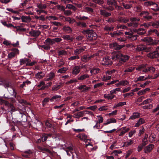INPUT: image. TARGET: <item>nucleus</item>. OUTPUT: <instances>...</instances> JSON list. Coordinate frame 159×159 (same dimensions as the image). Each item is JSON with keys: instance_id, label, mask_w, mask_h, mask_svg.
Here are the masks:
<instances>
[{"instance_id": "obj_46", "label": "nucleus", "mask_w": 159, "mask_h": 159, "mask_svg": "<svg viewBox=\"0 0 159 159\" xmlns=\"http://www.w3.org/2000/svg\"><path fill=\"white\" fill-rule=\"evenodd\" d=\"M155 135L154 134H151L149 137V141L152 142L155 140Z\"/></svg>"}, {"instance_id": "obj_63", "label": "nucleus", "mask_w": 159, "mask_h": 159, "mask_svg": "<svg viewBox=\"0 0 159 159\" xmlns=\"http://www.w3.org/2000/svg\"><path fill=\"white\" fill-rule=\"evenodd\" d=\"M93 1L95 3L99 4H101L103 3L104 1L103 0H93Z\"/></svg>"}, {"instance_id": "obj_61", "label": "nucleus", "mask_w": 159, "mask_h": 159, "mask_svg": "<svg viewBox=\"0 0 159 159\" xmlns=\"http://www.w3.org/2000/svg\"><path fill=\"white\" fill-rule=\"evenodd\" d=\"M72 14V12L70 10H64V14L67 16H69Z\"/></svg>"}, {"instance_id": "obj_54", "label": "nucleus", "mask_w": 159, "mask_h": 159, "mask_svg": "<svg viewBox=\"0 0 159 159\" xmlns=\"http://www.w3.org/2000/svg\"><path fill=\"white\" fill-rule=\"evenodd\" d=\"M120 89L118 88H116L115 89L112 90H111L110 91V94H112L113 93H116V91H118L120 92Z\"/></svg>"}, {"instance_id": "obj_7", "label": "nucleus", "mask_w": 159, "mask_h": 159, "mask_svg": "<svg viewBox=\"0 0 159 159\" xmlns=\"http://www.w3.org/2000/svg\"><path fill=\"white\" fill-rule=\"evenodd\" d=\"M121 56V53L119 52H113L111 54V58L113 60H119Z\"/></svg>"}, {"instance_id": "obj_41", "label": "nucleus", "mask_w": 159, "mask_h": 159, "mask_svg": "<svg viewBox=\"0 0 159 159\" xmlns=\"http://www.w3.org/2000/svg\"><path fill=\"white\" fill-rule=\"evenodd\" d=\"M59 56H65L67 54V52L63 50H59L57 51Z\"/></svg>"}, {"instance_id": "obj_29", "label": "nucleus", "mask_w": 159, "mask_h": 159, "mask_svg": "<svg viewBox=\"0 0 159 159\" xmlns=\"http://www.w3.org/2000/svg\"><path fill=\"white\" fill-rule=\"evenodd\" d=\"M22 21L23 22H27L30 21L31 20V18L30 16H23L21 17Z\"/></svg>"}, {"instance_id": "obj_24", "label": "nucleus", "mask_w": 159, "mask_h": 159, "mask_svg": "<svg viewBox=\"0 0 159 159\" xmlns=\"http://www.w3.org/2000/svg\"><path fill=\"white\" fill-rule=\"evenodd\" d=\"M89 77V76L87 74H84L79 75L78 77V80L80 81H82L86 78Z\"/></svg>"}, {"instance_id": "obj_22", "label": "nucleus", "mask_w": 159, "mask_h": 159, "mask_svg": "<svg viewBox=\"0 0 159 159\" xmlns=\"http://www.w3.org/2000/svg\"><path fill=\"white\" fill-rule=\"evenodd\" d=\"M61 97V96L56 95L53 96L52 98L50 99V101L51 102L58 101L60 100Z\"/></svg>"}, {"instance_id": "obj_36", "label": "nucleus", "mask_w": 159, "mask_h": 159, "mask_svg": "<svg viewBox=\"0 0 159 159\" xmlns=\"http://www.w3.org/2000/svg\"><path fill=\"white\" fill-rule=\"evenodd\" d=\"M121 34V32L119 31H117L116 32H114L113 33H111L110 34L111 37H116L117 36H119Z\"/></svg>"}, {"instance_id": "obj_59", "label": "nucleus", "mask_w": 159, "mask_h": 159, "mask_svg": "<svg viewBox=\"0 0 159 159\" xmlns=\"http://www.w3.org/2000/svg\"><path fill=\"white\" fill-rule=\"evenodd\" d=\"M76 55L73 56H72L68 58V59L70 60H73L76 59H79L80 58V57Z\"/></svg>"}, {"instance_id": "obj_49", "label": "nucleus", "mask_w": 159, "mask_h": 159, "mask_svg": "<svg viewBox=\"0 0 159 159\" xmlns=\"http://www.w3.org/2000/svg\"><path fill=\"white\" fill-rule=\"evenodd\" d=\"M122 153V151L120 150H118L113 151L112 152H111V154H114L115 156H117L119 154H120Z\"/></svg>"}, {"instance_id": "obj_56", "label": "nucleus", "mask_w": 159, "mask_h": 159, "mask_svg": "<svg viewBox=\"0 0 159 159\" xmlns=\"http://www.w3.org/2000/svg\"><path fill=\"white\" fill-rule=\"evenodd\" d=\"M31 7H28L25 9L24 10L25 13L27 15H33V13L32 11H29L28 9L31 8Z\"/></svg>"}, {"instance_id": "obj_15", "label": "nucleus", "mask_w": 159, "mask_h": 159, "mask_svg": "<svg viewBox=\"0 0 159 159\" xmlns=\"http://www.w3.org/2000/svg\"><path fill=\"white\" fill-rule=\"evenodd\" d=\"M86 49L85 47H82L81 48H78L75 50L74 51V54H79L83 52Z\"/></svg>"}, {"instance_id": "obj_27", "label": "nucleus", "mask_w": 159, "mask_h": 159, "mask_svg": "<svg viewBox=\"0 0 159 159\" xmlns=\"http://www.w3.org/2000/svg\"><path fill=\"white\" fill-rule=\"evenodd\" d=\"M100 71V70L99 69L97 68H94L90 70V72L92 75H96L99 73Z\"/></svg>"}, {"instance_id": "obj_52", "label": "nucleus", "mask_w": 159, "mask_h": 159, "mask_svg": "<svg viewBox=\"0 0 159 159\" xmlns=\"http://www.w3.org/2000/svg\"><path fill=\"white\" fill-rule=\"evenodd\" d=\"M146 67V65H143H143H141L140 66H139L138 67H137L136 68V69L137 70H143Z\"/></svg>"}, {"instance_id": "obj_12", "label": "nucleus", "mask_w": 159, "mask_h": 159, "mask_svg": "<svg viewBox=\"0 0 159 159\" xmlns=\"http://www.w3.org/2000/svg\"><path fill=\"white\" fill-rule=\"evenodd\" d=\"M80 67L78 66H75L72 69V73L73 75H77L80 71Z\"/></svg>"}, {"instance_id": "obj_34", "label": "nucleus", "mask_w": 159, "mask_h": 159, "mask_svg": "<svg viewBox=\"0 0 159 159\" xmlns=\"http://www.w3.org/2000/svg\"><path fill=\"white\" fill-rule=\"evenodd\" d=\"M62 38L65 40L72 41L73 40V38L68 35H64L62 36Z\"/></svg>"}, {"instance_id": "obj_43", "label": "nucleus", "mask_w": 159, "mask_h": 159, "mask_svg": "<svg viewBox=\"0 0 159 159\" xmlns=\"http://www.w3.org/2000/svg\"><path fill=\"white\" fill-rule=\"evenodd\" d=\"M45 42L46 43L49 45H52L54 43L53 39H51L48 38L45 40Z\"/></svg>"}, {"instance_id": "obj_5", "label": "nucleus", "mask_w": 159, "mask_h": 159, "mask_svg": "<svg viewBox=\"0 0 159 159\" xmlns=\"http://www.w3.org/2000/svg\"><path fill=\"white\" fill-rule=\"evenodd\" d=\"M124 46V45H118L116 43H113L110 44V47L111 48L116 50H119Z\"/></svg>"}, {"instance_id": "obj_23", "label": "nucleus", "mask_w": 159, "mask_h": 159, "mask_svg": "<svg viewBox=\"0 0 159 159\" xmlns=\"http://www.w3.org/2000/svg\"><path fill=\"white\" fill-rule=\"evenodd\" d=\"M140 114L138 112H134L130 116L129 119L134 120L136 119L139 118L140 116Z\"/></svg>"}, {"instance_id": "obj_31", "label": "nucleus", "mask_w": 159, "mask_h": 159, "mask_svg": "<svg viewBox=\"0 0 159 159\" xmlns=\"http://www.w3.org/2000/svg\"><path fill=\"white\" fill-rule=\"evenodd\" d=\"M145 48V46L143 44H140L138 45L137 48L135 49V50L137 51H140L144 50Z\"/></svg>"}, {"instance_id": "obj_3", "label": "nucleus", "mask_w": 159, "mask_h": 159, "mask_svg": "<svg viewBox=\"0 0 159 159\" xmlns=\"http://www.w3.org/2000/svg\"><path fill=\"white\" fill-rule=\"evenodd\" d=\"M115 70H108L106 72V75L103 77L102 78V80H110L111 78V75L115 71Z\"/></svg>"}, {"instance_id": "obj_11", "label": "nucleus", "mask_w": 159, "mask_h": 159, "mask_svg": "<svg viewBox=\"0 0 159 159\" xmlns=\"http://www.w3.org/2000/svg\"><path fill=\"white\" fill-rule=\"evenodd\" d=\"M29 34L32 36L37 37L40 34L41 32L39 30H32Z\"/></svg>"}, {"instance_id": "obj_2", "label": "nucleus", "mask_w": 159, "mask_h": 159, "mask_svg": "<svg viewBox=\"0 0 159 159\" xmlns=\"http://www.w3.org/2000/svg\"><path fill=\"white\" fill-rule=\"evenodd\" d=\"M30 60L28 59L24 58L23 59H21L20 60V63L21 65H25L26 66H33L35 63V62H30Z\"/></svg>"}, {"instance_id": "obj_55", "label": "nucleus", "mask_w": 159, "mask_h": 159, "mask_svg": "<svg viewBox=\"0 0 159 159\" xmlns=\"http://www.w3.org/2000/svg\"><path fill=\"white\" fill-rule=\"evenodd\" d=\"M145 4L146 5H147L148 6H151V5H154L155 7H157V6H158V5L157 4L155 3L152 2H147L145 3Z\"/></svg>"}, {"instance_id": "obj_13", "label": "nucleus", "mask_w": 159, "mask_h": 159, "mask_svg": "<svg viewBox=\"0 0 159 159\" xmlns=\"http://www.w3.org/2000/svg\"><path fill=\"white\" fill-rule=\"evenodd\" d=\"M154 147V146L153 144H150L145 147L144 148V152L146 153L149 152L152 150Z\"/></svg>"}, {"instance_id": "obj_18", "label": "nucleus", "mask_w": 159, "mask_h": 159, "mask_svg": "<svg viewBox=\"0 0 159 159\" xmlns=\"http://www.w3.org/2000/svg\"><path fill=\"white\" fill-rule=\"evenodd\" d=\"M77 137L82 141L87 140V136L84 133L80 134H78Z\"/></svg>"}, {"instance_id": "obj_38", "label": "nucleus", "mask_w": 159, "mask_h": 159, "mask_svg": "<svg viewBox=\"0 0 159 159\" xmlns=\"http://www.w3.org/2000/svg\"><path fill=\"white\" fill-rule=\"evenodd\" d=\"M115 96V95H110L109 94H105L104 95V98L108 100H111Z\"/></svg>"}, {"instance_id": "obj_42", "label": "nucleus", "mask_w": 159, "mask_h": 159, "mask_svg": "<svg viewBox=\"0 0 159 159\" xmlns=\"http://www.w3.org/2000/svg\"><path fill=\"white\" fill-rule=\"evenodd\" d=\"M68 68L66 67H62L58 70H57V72L60 73H64L68 70Z\"/></svg>"}, {"instance_id": "obj_32", "label": "nucleus", "mask_w": 159, "mask_h": 159, "mask_svg": "<svg viewBox=\"0 0 159 159\" xmlns=\"http://www.w3.org/2000/svg\"><path fill=\"white\" fill-rule=\"evenodd\" d=\"M92 57L89 56V55H84L81 58V60L83 62H86L88 61Z\"/></svg>"}, {"instance_id": "obj_48", "label": "nucleus", "mask_w": 159, "mask_h": 159, "mask_svg": "<svg viewBox=\"0 0 159 159\" xmlns=\"http://www.w3.org/2000/svg\"><path fill=\"white\" fill-rule=\"evenodd\" d=\"M64 30L68 33H70L71 32V29L69 26H65L63 27Z\"/></svg>"}, {"instance_id": "obj_50", "label": "nucleus", "mask_w": 159, "mask_h": 159, "mask_svg": "<svg viewBox=\"0 0 159 159\" xmlns=\"http://www.w3.org/2000/svg\"><path fill=\"white\" fill-rule=\"evenodd\" d=\"M114 27L113 26H106L105 27L104 29L106 31H112L113 30Z\"/></svg>"}, {"instance_id": "obj_4", "label": "nucleus", "mask_w": 159, "mask_h": 159, "mask_svg": "<svg viewBox=\"0 0 159 159\" xmlns=\"http://www.w3.org/2000/svg\"><path fill=\"white\" fill-rule=\"evenodd\" d=\"M112 63L109 57H108L104 58L102 62V65L107 66H110Z\"/></svg>"}, {"instance_id": "obj_33", "label": "nucleus", "mask_w": 159, "mask_h": 159, "mask_svg": "<svg viewBox=\"0 0 159 159\" xmlns=\"http://www.w3.org/2000/svg\"><path fill=\"white\" fill-rule=\"evenodd\" d=\"M126 102H120L116 104H115L113 107V108H115L120 107H121L124 105H126Z\"/></svg>"}, {"instance_id": "obj_16", "label": "nucleus", "mask_w": 159, "mask_h": 159, "mask_svg": "<svg viewBox=\"0 0 159 159\" xmlns=\"http://www.w3.org/2000/svg\"><path fill=\"white\" fill-rule=\"evenodd\" d=\"M116 122V119L112 118L107 119L106 122L103 123V125H106L111 123H115Z\"/></svg>"}, {"instance_id": "obj_30", "label": "nucleus", "mask_w": 159, "mask_h": 159, "mask_svg": "<svg viewBox=\"0 0 159 159\" xmlns=\"http://www.w3.org/2000/svg\"><path fill=\"white\" fill-rule=\"evenodd\" d=\"M150 78L149 76L148 77H145L144 76H139L137 78L136 81H142L145 80H146L149 79Z\"/></svg>"}, {"instance_id": "obj_25", "label": "nucleus", "mask_w": 159, "mask_h": 159, "mask_svg": "<svg viewBox=\"0 0 159 159\" xmlns=\"http://www.w3.org/2000/svg\"><path fill=\"white\" fill-rule=\"evenodd\" d=\"M145 122V120L142 118H140L135 124V127H139L140 125L144 123Z\"/></svg>"}, {"instance_id": "obj_19", "label": "nucleus", "mask_w": 159, "mask_h": 159, "mask_svg": "<svg viewBox=\"0 0 159 159\" xmlns=\"http://www.w3.org/2000/svg\"><path fill=\"white\" fill-rule=\"evenodd\" d=\"M129 128H126L125 127H124L120 129V130H121V131L120 132L119 136H121L123 135L126 132H127L129 130Z\"/></svg>"}, {"instance_id": "obj_39", "label": "nucleus", "mask_w": 159, "mask_h": 159, "mask_svg": "<svg viewBox=\"0 0 159 159\" xmlns=\"http://www.w3.org/2000/svg\"><path fill=\"white\" fill-rule=\"evenodd\" d=\"M8 90L11 95L14 96L16 97V93L14 89L13 88H12L11 87H10Z\"/></svg>"}, {"instance_id": "obj_57", "label": "nucleus", "mask_w": 159, "mask_h": 159, "mask_svg": "<svg viewBox=\"0 0 159 159\" xmlns=\"http://www.w3.org/2000/svg\"><path fill=\"white\" fill-rule=\"evenodd\" d=\"M98 120L99 121V124L102 123L103 121V119L101 115L97 116Z\"/></svg>"}, {"instance_id": "obj_20", "label": "nucleus", "mask_w": 159, "mask_h": 159, "mask_svg": "<svg viewBox=\"0 0 159 159\" xmlns=\"http://www.w3.org/2000/svg\"><path fill=\"white\" fill-rule=\"evenodd\" d=\"M129 58V56L126 55H123L121 53V56L120 57V60L124 62H125L128 60Z\"/></svg>"}, {"instance_id": "obj_37", "label": "nucleus", "mask_w": 159, "mask_h": 159, "mask_svg": "<svg viewBox=\"0 0 159 159\" xmlns=\"http://www.w3.org/2000/svg\"><path fill=\"white\" fill-rule=\"evenodd\" d=\"M100 13L101 15L104 16L106 17L109 16L111 15V13L106 12L103 10H100Z\"/></svg>"}, {"instance_id": "obj_28", "label": "nucleus", "mask_w": 159, "mask_h": 159, "mask_svg": "<svg viewBox=\"0 0 159 159\" xmlns=\"http://www.w3.org/2000/svg\"><path fill=\"white\" fill-rule=\"evenodd\" d=\"M83 116H84V112L81 111L75 113L74 115V117L76 118H79Z\"/></svg>"}, {"instance_id": "obj_26", "label": "nucleus", "mask_w": 159, "mask_h": 159, "mask_svg": "<svg viewBox=\"0 0 159 159\" xmlns=\"http://www.w3.org/2000/svg\"><path fill=\"white\" fill-rule=\"evenodd\" d=\"M78 88L80 90H82V91H87L89 90L90 88V87H87L85 85H82L78 87Z\"/></svg>"}, {"instance_id": "obj_35", "label": "nucleus", "mask_w": 159, "mask_h": 159, "mask_svg": "<svg viewBox=\"0 0 159 159\" xmlns=\"http://www.w3.org/2000/svg\"><path fill=\"white\" fill-rule=\"evenodd\" d=\"M131 21H132L131 22L128 23V25L129 27H133V21H139V19H137L135 18H131L130 19Z\"/></svg>"}, {"instance_id": "obj_14", "label": "nucleus", "mask_w": 159, "mask_h": 159, "mask_svg": "<svg viewBox=\"0 0 159 159\" xmlns=\"http://www.w3.org/2000/svg\"><path fill=\"white\" fill-rule=\"evenodd\" d=\"M73 151V150L71 145H70V146L67 147L66 150L67 155L70 156V154L72 155V158H73V154L72 153V152Z\"/></svg>"}, {"instance_id": "obj_17", "label": "nucleus", "mask_w": 159, "mask_h": 159, "mask_svg": "<svg viewBox=\"0 0 159 159\" xmlns=\"http://www.w3.org/2000/svg\"><path fill=\"white\" fill-rule=\"evenodd\" d=\"M141 40L148 44H152V39L150 37L144 38V39H142Z\"/></svg>"}, {"instance_id": "obj_45", "label": "nucleus", "mask_w": 159, "mask_h": 159, "mask_svg": "<svg viewBox=\"0 0 159 159\" xmlns=\"http://www.w3.org/2000/svg\"><path fill=\"white\" fill-rule=\"evenodd\" d=\"M65 20L69 22L71 24L75 22V21L74 19H71L70 17L65 18Z\"/></svg>"}, {"instance_id": "obj_9", "label": "nucleus", "mask_w": 159, "mask_h": 159, "mask_svg": "<svg viewBox=\"0 0 159 159\" xmlns=\"http://www.w3.org/2000/svg\"><path fill=\"white\" fill-rule=\"evenodd\" d=\"M147 56L151 58L159 57V52L157 51H154L147 54Z\"/></svg>"}, {"instance_id": "obj_58", "label": "nucleus", "mask_w": 159, "mask_h": 159, "mask_svg": "<svg viewBox=\"0 0 159 159\" xmlns=\"http://www.w3.org/2000/svg\"><path fill=\"white\" fill-rule=\"evenodd\" d=\"M61 87L60 85L56 84L54 85L52 88V90L53 91L57 90L59 88Z\"/></svg>"}, {"instance_id": "obj_6", "label": "nucleus", "mask_w": 159, "mask_h": 159, "mask_svg": "<svg viewBox=\"0 0 159 159\" xmlns=\"http://www.w3.org/2000/svg\"><path fill=\"white\" fill-rule=\"evenodd\" d=\"M130 30L132 34H133L134 32H135L140 35H142L144 34L146 32V31L144 29L142 28H139L138 30L134 29L133 30L132 29H130Z\"/></svg>"}, {"instance_id": "obj_40", "label": "nucleus", "mask_w": 159, "mask_h": 159, "mask_svg": "<svg viewBox=\"0 0 159 159\" xmlns=\"http://www.w3.org/2000/svg\"><path fill=\"white\" fill-rule=\"evenodd\" d=\"M17 99L19 103L24 104H28V103H27L23 99H21L20 97H18L17 98ZM28 104H29L28 103Z\"/></svg>"}, {"instance_id": "obj_21", "label": "nucleus", "mask_w": 159, "mask_h": 159, "mask_svg": "<svg viewBox=\"0 0 159 159\" xmlns=\"http://www.w3.org/2000/svg\"><path fill=\"white\" fill-rule=\"evenodd\" d=\"M45 75V74L42 72H38L35 75L36 79H40L43 77Z\"/></svg>"}, {"instance_id": "obj_47", "label": "nucleus", "mask_w": 159, "mask_h": 159, "mask_svg": "<svg viewBox=\"0 0 159 159\" xmlns=\"http://www.w3.org/2000/svg\"><path fill=\"white\" fill-rule=\"evenodd\" d=\"M135 67H130L124 70L125 72H131L134 70Z\"/></svg>"}, {"instance_id": "obj_60", "label": "nucleus", "mask_w": 159, "mask_h": 159, "mask_svg": "<svg viewBox=\"0 0 159 159\" xmlns=\"http://www.w3.org/2000/svg\"><path fill=\"white\" fill-rule=\"evenodd\" d=\"M128 82L125 80H122L120 81V84L121 85L125 86L127 85L128 84Z\"/></svg>"}, {"instance_id": "obj_62", "label": "nucleus", "mask_w": 159, "mask_h": 159, "mask_svg": "<svg viewBox=\"0 0 159 159\" xmlns=\"http://www.w3.org/2000/svg\"><path fill=\"white\" fill-rule=\"evenodd\" d=\"M133 143V141L129 140V141L125 142L124 144L127 146H129L131 145Z\"/></svg>"}, {"instance_id": "obj_8", "label": "nucleus", "mask_w": 159, "mask_h": 159, "mask_svg": "<svg viewBox=\"0 0 159 159\" xmlns=\"http://www.w3.org/2000/svg\"><path fill=\"white\" fill-rule=\"evenodd\" d=\"M18 54H19V50L17 49H14L8 55V58L11 59L14 57L15 55Z\"/></svg>"}, {"instance_id": "obj_44", "label": "nucleus", "mask_w": 159, "mask_h": 159, "mask_svg": "<svg viewBox=\"0 0 159 159\" xmlns=\"http://www.w3.org/2000/svg\"><path fill=\"white\" fill-rule=\"evenodd\" d=\"M36 6L40 9H45L47 8V5L45 4H42L37 3Z\"/></svg>"}, {"instance_id": "obj_1", "label": "nucleus", "mask_w": 159, "mask_h": 159, "mask_svg": "<svg viewBox=\"0 0 159 159\" xmlns=\"http://www.w3.org/2000/svg\"><path fill=\"white\" fill-rule=\"evenodd\" d=\"M82 32L84 34H87L86 37L89 40H95L97 38V34L93 30H84Z\"/></svg>"}, {"instance_id": "obj_53", "label": "nucleus", "mask_w": 159, "mask_h": 159, "mask_svg": "<svg viewBox=\"0 0 159 159\" xmlns=\"http://www.w3.org/2000/svg\"><path fill=\"white\" fill-rule=\"evenodd\" d=\"M47 18L49 20H56L58 19V18L55 16H51L48 17H47Z\"/></svg>"}, {"instance_id": "obj_10", "label": "nucleus", "mask_w": 159, "mask_h": 159, "mask_svg": "<svg viewBox=\"0 0 159 159\" xmlns=\"http://www.w3.org/2000/svg\"><path fill=\"white\" fill-rule=\"evenodd\" d=\"M55 76V73L53 72H50L47 74L46 77L44 79V80L48 81L50 80Z\"/></svg>"}, {"instance_id": "obj_51", "label": "nucleus", "mask_w": 159, "mask_h": 159, "mask_svg": "<svg viewBox=\"0 0 159 159\" xmlns=\"http://www.w3.org/2000/svg\"><path fill=\"white\" fill-rule=\"evenodd\" d=\"M37 124L39 130L40 131L43 130L42 129L43 127V124L40 121H38L37 123Z\"/></svg>"}, {"instance_id": "obj_64", "label": "nucleus", "mask_w": 159, "mask_h": 159, "mask_svg": "<svg viewBox=\"0 0 159 159\" xmlns=\"http://www.w3.org/2000/svg\"><path fill=\"white\" fill-rule=\"evenodd\" d=\"M134 94V93L132 92L131 93H125V94H123V96L124 98H126L127 96H132Z\"/></svg>"}]
</instances>
